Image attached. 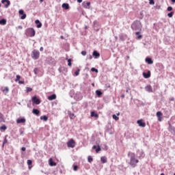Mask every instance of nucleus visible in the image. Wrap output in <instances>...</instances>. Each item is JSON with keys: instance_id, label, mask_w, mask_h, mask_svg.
<instances>
[{"instance_id": "obj_1", "label": "nucleus", "mask_w": 175, "mask_h": 175, "mask_svg": "<svg viewBox=\"0 0 175 175\" xmlns=\"http://www.w3.org/2000/svg\"><path fill=\"white\" fill-rule=\"evenodd\" d=\"M128 157H130V163L129 164L132 167H136L137 163H139V160L136 159V154L134 152H129L128 153Z\"/></svg>"}, {"instance_id": "obj_2", "label": "nucleus", "mask_w": 175, "mask_h": 175, "mask_svg": "<svg viewBox=\"0 0 175 175\" xmlns=\"http://www.w3.org/2000/svg\"><path fill=\"white\" fill-rule=\"evenodd\" d=\"M143 26L142 25V22L140 21H135L131 25V29L133 31H142Z\"/></svg>"}, {"instance_id": "obj_3", "label": "nucleus", "mask_w": 175, "mask_h": 175, "mask_svg": "<svg viewBox=\"0 0 175 175\" xmlns=\"http://www.w3.org/2000/svg\"><path fill=\"white\" fill-rule=\"evenodd\" d=\"M35 33L36 32L33 28H29L25 31V35H27V36H29L30 38L35 36Z\"/></svg>"}, {"instance_id": "obj_4", "label": "nucleus", "mask_w": 175, "mask_h": 175, "mask_svg": "<svg viewBox=\"0 0 175 175\" xmlns=\"http://www.w3.org/2000/svg\"><path fill=\"white\" fill-rule=\"evenodd\" d=\"M39 57H40V53L39 52V51H36L34 49L32 51L31 58H33V59H39Z\"/></svg>"}, {"instance_id": "obj_5", "label": "nucleus", "mask_w": 175, "mask_h": 175, "mask_svg": "<svg viewBox=\"0 0 175 175\" xmlns=\"http://www.w3.org/2000/svg\"><path fill=\"white\" fill-rule=\"evenodd\" d=\"M31 100L35 105H40V99L38 98L36 96H33Z\"/></svg>"}, {"instance_id": "obj_6", "label": "nucleus", "mask_w": 175, "mask_h": 175, "mask_svg": "<svg viewBox=\"0 0 175 175\" xmlns=\"http://www.w3.org/2000/svg\"><path fill=\"white\" fill-rule=\"evenodd\" d=\"M76 143L75 142V140L70 139L68 143L67 146L68 147H70L71 148H75Z\"/></svg>"}, {"instance_id": "obj_7", "label": "nucleus", "mask_w": 175, "mask_h": 175, "mask_svg": "<svg viewBox=\"0 0 175 175\" xmlns=\"http://www.w3.org/2000/svg\"><path fill=\"white\" fill-rule=\"evenodd\" d=\"M82 5L83 6V8H85V9H90V6L91 5V2L88 1V2H83Z\"/></svg>"}, {"instance_id": "obj_8", "label": "nucleus", "mask_w": 175, "mask_h": 175, "mask_svg": "<svg viewBox=\"0 0 175 175\" xmlns=\"http://www.w3.org/2000/svg\"><path fill=\"white\" fill-rule=\"evenodd\" d=\"M1 3L5 5V8H9L10 6V1L9 0H2Z\"/></svg>"}, {"instance_id": "obj_9", "label": "nucleus", "mask_w": 175, "mask_h": 175, "mask_svg": "<svg viewBox=\"0 0 175 175\" xmlns=\"http://www.w3.org/2000/svg\"><path fill=\"white\" fill-rule=\"evenodd\" d=\"M143 76L144 79H150V77H151V72L148 71V72H143Z\"/></svg>"}, {"instance_id": "obj_10", "label": "nucleus", "mask_w": 175, "mask_h": 175, "mask_svg": "<svg viewBox=\"0 0 175 175\" xmlns=\"http://www.w3.org/2000/svg\"><path fill=\"white\" fill-rule=\"evenodd\" d=\"M137 124H138V125L139 126H142V128H144L146 126V122H143V120H137Z\"/></svg>"}, {"instance_id": "obj_11", "label": "nucleus", "mask_w": 175, "mask_h": 175, "mask_svg": "<svg viewBox=\"0 0 175 175\" xmlns=\"http://www.w3.org/2000/svg\"><path fill=\"white\" fill-rule=\"evenodd\" d=\"M145 90L147 92H152V86L148 85L145 87Z\"/></svg>"}, {"instance_id": "obj_12", "label": "nucleus", "mask_w": 175, "mask_h": 175, "mask_svg": "<svg viewBox=\"0 0 175 175\" xmlns=\"http://www.w3.org/2000/svg\"><path fill=\"white\" fill-rule=\"evenodd\" d=\"M146 62H147V64H148V65H152V64H154V61H152V59H151L150 57L146 58Z\"/></svg>"}, {"instance_id": "obj_13", "label": "nucleus", "mask_w": 175, "mask_h": 175, "mask_svg": "<svg viewBox=\"0 0 175 175\" xmlns=\"http://www.w3.org/2000/svg\"><path fill=\"white\" fill-rule=\"evenodd\" d=\"M55 99H57V95H55V94H52V95L48 96L49 100H54Z\"/></svg>"}, {"instance_id": "obj_14", "label": "nucleus", "mask_w": 175, "mask_h": 175, "mask_svg": "<svg viewBox=\"0 0 175 175\" xmlns=\"http://www.w3.org/2000/svg\"><path fill=\"white\" fill-rule=\"evenodd\" d=\"M26 120L25 118H20L16 120V123L17 124H24Z\"/></svg>"}, {"instance_id": "obj_15", "label": "nucleus", "mask_w": 175, "mask_h": 175, "mask_svg": "<svg viewBox=\"0 0 175 175\" xmlns=\"http://www.w3.org/2000/svg\"><path fill=\"white\" fill-rule=\"evenodd\" d=\"M49 165H50V166H57V163L54 162L53 159L51 158L49 159Z\"/></svg>"}, {"instance_id": "obj_16", "label": "nucleus", "mask_w": 175, "mask_h": 175, "mask_svg": "<svg viewBox=\"0 0 175 175\" xmlns=\"http://www.w3.org/2000/svg\"><path fill=\"white\" fill-rule=\"evenodd\" d=\"M68 114L70 120H75V113H72L70 111H68Z\"/></svg>"}, {"instance_id": "obj_17", "label": "nucleus", "mask_w": 175, "mask_h": 175, "mask_svg": "<svg viewBox=\"0 0 175 175\" xmlns=\"http://www.w3.org/2000/svg\"><path fill=\"white\" fill-rule=\"evenodd\" d=\"M32 113H33V114H35L36 116H39L40 111H39V109H33Z\"/></svg>"}, {"instance_id": "obj_18", "label": "nucleus", "mask_w": 175, "mask_h": 175, "mask_svg": "<svg viewBox=\"0 0 175 175\" xmlns=\"http://www.w3.org/2000/svg\"><path fill=\"white\" fill-rule=\"evenodd\" d=\"M62 8H63V9H65L66 10H68L69 9V4L64 3L62 4Z\"/></svg>"}, {"instance_id": "obj_19", "label": "nucleus", "mask_w": 175, "mask_h": 175, "mask_svg": "<svg viewBox=\"0 0 175 175\" xmlns=\"http://www.w3.org/2000/svg\"><path fill=\"white\" fill-rule=\"evenodd\" d=\"M100 161L102 163H107V159L105 157H102L100 158Z\"/></svg>"}, {"instance_id": "obj_20", "label": "nucleus", "mask_w": 175, "mask_h": 175, "mask_svg": "<svg viewBox=\"0 0 175 175\" xmlns=\"http://www.w3.org/2000/svg\"><path fill=\"white\" fill-rule=\"evenodd\" d=\"M93 55H94V57H96V58L100 57V54L99 53H98V51H94L93 52Z\"/></svg>"}, {"instance_id": "obj_21", "label": "nucleus", "mask_w": 175, "mask_h": 175, "mask_svg": "<svg viewBox=\"0 0 175 175\" xmlns=\"http://www.w3.org/2000/svg\"><path fill=\"white\" fill-rule=\"evenodd\" d=\"M7 137H8V135H5L4 137L3 144H2V147H5V144H6V143H8Z\"/></svg>"}, {"instance_id": "obj_22", "label": "nucleus", "mask_w": 175, "mask_h": 175, "mask_svg": "<svg viewBox=\"0 0 175 175\" xmlns=\"http://www.w3.org/2000/svg\"><path fill=\"white\" fill-rule=\"evenodd\" d=\"M40 120H43V121H47V120H49V117H47V116H40Z\"/></svg>"}, {"instance_id": "obj_23", "label": "nucleus", "mask_w": 175, "mask_h": 175, "mask_svg": "<svg viewBox=\"0 0 175 175\" xmlns=\"http://www.w3.org/2000/svg\"><path fill=\"white\" fill-rule=\"evenodd\" d=\"M0 25H6V19L0 20Z\"/></svg>"}, {"instance_id": "obj_24", "label": "nucleus", "mask_w": 175, "mask_h": 175, "mask_svg": "<svg viewBox=\"0 0 175 175\" xmlns=\"http://www.w3.org/2000/svg\"><path fill=\"white\" fill-rule=\"evenodd\" d=\"M8 129V126L3 124V126H0V131H6Z\"/></svg>"}, {"instance_id": "obj_25", "label": "nucleus", "mask_w": 175, "mask_h": 175, "mask_svg": "<svg viewBox=\"0 0 175 175\" xmlns=\"http://www.w3.org/2000/svg\"><path fill=\"white\" fill-rule=\"evenodd\" d=\"M96 94L97 96H102V92L100 90H96Z\"/></svg>"}, {"instance_id": "obj_26", "label": "nucleus", "mask_w": 175, "mask_h": 175, "mask_svg": "<svg viewBox=\"0 0 175 175\" xmlns=\"http://www.w3.org/2000/svg\"><path fill=\"white\" fill-rule=\"evenodd\" d=\"M113 118L115 121H118L120 120V118H118L117 116H116L115 114L113 115Z\"/></svg>"}, {"instance_id": "obj_27", "label": "nucleus", "mask_w": 175, "mask_h": 175, "mask_svg": "<svg viewBox=\"0 0 175 175\" xmlns=\"http://www.w3.org/2000/svg\"><path fill=\"white\" fill-rule=\"evenodd\" d=\"M119 38L122 40V42H124V40H125V36L124 35H120Z\"/></svg>"}, {"instance_id": "obj_28", "label": "nucleus", "mask_w": 175, "mask_h": 175, "mask_svg": "<svg viewBox=\"0 0 175 175\" xmlns=\"http://www.w3.org/2000/svg\"><path fill=\"white\" fill-rule=\"evenodd\" d=\"M3 92L8 94V92H9V88L5 87V89L3 90Z\"/></svg>"}, {"instance_id": "obj_29", "label": "nucleus", "mask_w": 175, "mask_h": 175, "mask_svg": "<svg viewBox=\"0 0 175 175\" xmlns=\"http://www.w3.org/2000/svg\"><path fill=\"white\" fill-rule=\"evenodd\" d=\"M75 76H79L80 75V69H77L76 72H75Z\"/></svg>"}, {"instance_id": "obj_30", "label": "nucleus", "mask_w": 175, "mask_h": 175, "mask_svg": "<svg viewBox=\"0 0 175 175\" xmlns=\"http://www.w3.org/2000/svg\"><path fill=\"white\" fill-rule=\"evenodd\" d=\"M140 152V156L139 158H144V152L143 151L139 152Z\"/></svg>"}, {"instance_id": "obj_31", "label": "nucleus", "mask_w": 175, "mask_h": 175, "mask_svg": "<svg viewBox=\"0 0 175 175\" xmlns=\"http://www.w3.org/2000/svg\"><path fill=\"white\" fill-rule=\"evenodd\" d=\"M21 20H25L27 18V14H23L22 16H21Z\"/></svg>"}, {"instance_id": "obj_32", "label": "nucleus", "mask_w": 175, "mask_h": 175, "mask_svg": "<svg viewBox=\"0 0 175 175\" xmlns=\"http://www.w3.org/2000/svg\"><path fill=\"white\" fill-rule=\"evenodd\" d=\"M68 66H72V59H68Z\"/></svg>"}, {"instance_id": "obj_33", "label": "nucleus", "mask_w": 175, "mask_h": 175, "mask_svg": "<svg viewBox=\"0 0 175 175\" xmlns=\"http://www.w3.org/2000/svg\"><path fill=\"white\" fill-rule=\"evenodd\" d=\"M173 14H174V12H170V13L167 14V16H168L170 18H172V17H173Z\"/></svg>"}, {"instance_id": "obj_34", "label": "nucleus", "mask_w": 175, "mask_h": 175, "mask_svg": "<svg viewBox=\"0 0 175 175\" xmlns=\"http://www.w3.org/2000/svg\"><path fill=\"white\" fill-rule=\"evenodd\" d=\"M91 117H98V114L95 113V112L92 111L91 113Z\"/></svg>"}, {"instance_id": "obj_35", "label": "nucleus", "mask_w": 175, "mask_h": 175, "mask_svg": "<svg viewBox=\"0 0 175 175\" xmlns=\"http://www.w3.org/2000/svg\"><path fill=\"white\" fill-rule=\"evenodd\" d=\"M3 121V114L0 113V122H2Z\"/></svg>"}, {"instance_id": "obj_36", "label": "nucleus", "mask_w": 175, "mask_h": 175, "mask_svg": "<svg viewBox=\"0 0 175 175\" xmlns=\"http://www.w3.org/2000/svg\"><path fill=\"white\" fill-rule=\"evenodd\" d=\"M157 117H162V112L157 111Z\"/></svg>"}, {"instance_id": "obj_37", "label": "nucleus", "mask_w": 175, "mask_h": 175, "mask_svg": "<svg viewBox=\"0 0 175 175\" xmlns=\"http://www.w3.org/2000/svg\"><path fill=\"white\" fill-rule=\"evenodd\" d=\"M27 92H31L32 91V88L27 87L26 88Z\"/></svg>"}, {"instance_id": "obj_38", "label": "nucleus", "mask_w": 175, "mask_h": 175, "mask_svg": "<svg viewBox=\"0 0 175 175\" xmlns=\"http://www.w3.org/2000/svg\"><path fill=\"white\" fill-rule=\"evenodd\" d=\"M91 71L92 72H96V73H98V69H96L95 68H91Z\"/></svg>"}, {"instance_id": "obj_39", "label": "nucleus", "mask_w": 175, "mask_h": 175, "mask_svg": "<svg viewBox=\"0 0 175 175\" xmlns=\"http://www.w3.org/2000/svg\"><path fill=\"white\" fill-rule=\"evenodd\" d=\"M155 2L154 1V0H149V5H154Z\"/></svg>"}, {"instance_id": "obj_40", "label": "nucleus", "mask_w": 175, "mask_h": 175, "mask_svg": "<svg viewBox=\"0 0 175 175\" xmlns=\"http://www.w3.org/2000/svg\"><path fill=\"white\" fill-rule=\"evenodd\" d=\"M92 161H94V159H92V157H91V156L88 157V162L91 163L92 162Z\"/></svg>"}, {"instance_id": "obj_41", "label": "nucleus", "mask_w": 175, "mask_h": 175, "mask_svg": "<svg viewBox=\"0 0 175 175\" xmlns=\"http://www.w3.org/2000/svg\"><path fill=\"white\" fill-rule=\"evenodd\" d=\"M167 10L168 12H172V10H173V8L172 6H169L167 7Z\"/></svg>"}, {"instance_id": "obj_42", "label": "nucleus", "mask_w": 175, "mask_h": 175, "mask_svg": "<svg viewBox=\"0 0 175 175\" xmlns=\"http://www.w3.org/2000/svg\"><path fill=\"white\" fill-rule=\"evenodd\" d=\"M78 169H79V166L73 165V170H75V172H76Z\"/></svg>"}, {"instance_id": "obj_43", "label": "nucleus", "mask_w": 175, "mask_h": 175, "mask_svg": "<svg viewBox=\"0 0 175 175\" xmlns=\"http://www.w3.org/2000/svg\"><path fill=\"white\" fill-rule=\"evenodd\" d=\"M21 79V77L20 75H16V79H15V81H18Z\"/></svg>"}, {"instance_id": "obj_44", "label": "nucleus", "mask_w": 175, "mask_h": 175, "mask_svg": "<svg viewBox=\"0 0 175 175\" xmlns=\"http://www.w3.org/2000/svg\"><path fill=\"white\" fill-rule=\"evenodd\" d=\"M27 165H29V166H31V165H32V160H27Z\"/></svg>"}, {"instance_id": "obj_45", "label": "nucleus", "mask_w": 175, "mask_h": 175, "mask_svg": "<svg viewBox=\"0 0 175 175\" xmlns=\"http://www.w3.org/2000/svg\"><path fill=\"white\" fill-rule=\"evenodd\" d=\"M142 38H143V36L139 35V36L136 38V40H140V39H142Z\"/></svg>"}, {"instance_id": "obj_46", "label": "nucleus", "mask_w": 175, "mask_h": 175, "mask_svg": "<svg viewBox=\"0 0 175 175\" xmlns=\"http://www.w3.org/2000/svg\"><path fill=\"white\" fill-rule=\"evenodd\" d=\"M37 28H42V23H39L37 24Z\"/></svg>"}, {"instance_id": "obj_47", "label": "nucleus", "mask_w": 175, "mask_h": 175, "mask_svg": "<svg viewBox=\"0 0 175 175\" xmlns=\"http://www.w3.org/2000/svg\"><path fill=\"white\" fill-rule=\"evenodd\" d=\"M100 151V146H98V148L96 149V152H99Z\"/></svg>"}, {"instance_id": "obj_48", "label": "nucleus", "mask_w": 175, "mask_h": 175, "mask_svg": "<svg viewBox=\"0 0 175 175\" xmlns=\"http://www.w3.org/2000/svg\"><path fill=\"white\" fill-rule=\"evenodd\" d=\"M35 75H38V68H35L33 70Z\"/></svg>"}, {"instance_id": "obj_49", "label": "nucleus", "mask_w": 175, "mask_h": 175, "mask_svg": "<svg viewBox=\"0 0 175 175\" xmlns=\"http://www.w3.org/2000/svg\"><path fill=\"white\" fill-rule=\"evenodd\" d=\"M81 55H87V51H83L81 52Z\"/></svg>"}, {"instance_id": "obj_50", "label": "nucleus", "mask_w": 175, "mask_h": 175, "mask_svg": "<svg viewBox=\"0 0 175 175\" xmlns=\"http://www.w3.org/2000/svg\"><path fill=\"white\" fill-rule=\"evenodd\" d=\"M87 59H92V55H88Z\"/></svg>"}, {"instance_id": "obj_51", "label": "nucleus", "mask_w": 175, "mask_h": 175, "mask_svg": "<svg viewBox=\"0 0 175 175\" xmlns=\"http://www.w3.org/2000/svg\"><path fill=\"white\" fill-rule=\"evenodd\" d=\"M18 13H19V14H24V10H20Z\"/></svg>"}, {"instance_id": "obj_52", "label": "nucleus", "mask_w": 175, "mask_h": 175, "mask_svg": "<svg viewBox=\"0 0 175 175\" xmlns=\"http://www.w3.org/2000/svg\"><path fill=\"white\" fill-rule=\"evenodd\" d=\"M140 32H142V31H138L135 32V35H140Z\"/></svg>"}, {"instance_id": "obj_53", "label": "nucleus", "mask_w": 175, "mask_h": 175, "mask_svg": "<svg viewBox=\"0 0 175 175\" xmlns=\"http://www.w3.org/2000/svg\"><path fill=\"white\" fill-rule=\"evenodd\" d=\"M120 98L124 99V98H125V94H121Z\"/></svg>"}, {"instance_id": "obj_54", "label": "nucleus", "mask_w": 175, "mask_h": 175, "mask_svg": "<svg viewBox=\"0 0 175 175\" xmlns=\"http://www.w3.org/2000/svg\"><path fill=\"white\" fill-rule=\"evenodd\" d=\"M24 83H25L24 81H18L19 84H24Z\"/></svg>"}, {"instance_id": "obj_55", "label": "nucleus", "mask_w": 175, "mask_h": 175, "mask_svg": "<svg viewBox=\"0 0 175 175\" xmlns=\"http://www.w3.org/2000/svg\"><path fill=\"white\" fill-rule=\"evenodd\" d=\"M21 150H22V151H25V150H27V148L25 147H22Z\"/></svg>"}, {"instance_id": "obj_56", "label": "nucleus", "mask_w": 175, "mask_h": 175, "mask_svg": "<svg viewBox=\"0 0 175 175\" xmlns=\"http://www.w3.org/2000/svg\"><path fill=\"white\" fill-rule=\"evenodd\" d=\"M158 120L159 121H162V116L158 117Z\"/></svg>"}, {"instance_id": "obj_57", "label": "nucleus", "mask_w": 175, "mask_h": 175, "mask_svg": "<svg viewBox=\"0 0 175 175\" xmlns=\"http://www.w3.org/2000/svg\"><path fill=\"white\" fill-rule=\"evenodd\" d=\"M35 23H36V24H39V23H40V21L39 20H36V21H35Z\"/></svg>"}, {"instance_id": "obj_58", "label": "nucleus", "mask_w": 175, "mask_h": 175, "mask_svg": "<svg viewBox=\"0 0 175 175\" xmlns=\"http://www.w3.org/2000/svg\"><path fill=\"white\" fill-rule=\"evenodd\" d=\"M43 50H44L43 46H41V47L40 48V51H43Z\"/></svg>"}, {"instance_id": "obj_59", "label": "nucleus", "mask_w": 175, "mask_h": 175, "mask_svg": "<svg viewBox=\"0 0 175 175\" xmlns=\"http://www.w3.org/2000/svg\"><path fill=\"white\" fill-rule=\"evenodd\" d=\"M78 3H81L83 2V0H77Z\"/></svg>"}, {"instance_id": "obj_60", "label": "nucleus", "mask_w": 175, "mask_h": 175, "mask_svg": "<svg viewBox=\"0 0 175 175\" xmlns=\"http://www.w3.org/2000/svg\"><path fill=\"white\" fill-rule=\"evenodd\" d=\"M92 148H93V150H96V146H93V147H92Z\"/></svg>"}, {"instance_id": "obj_61", "label": "nucleus", "mask_w": 175, "mask_h": 175, "mask_svg": "<svg viewBox=\"0 0 175 175\" xmlns=\"http://www.w3.org/2000/svg\"><path fill=\"white\" fill-rule=\"evenodd\" d=\"M18 29H23V26L20 25L18 27Z\"/></svg>"}, {"instance_id": "obj_62", "label": "nucleus", "mask_w": 175, "mask_h": 175, "mask_svg": "<svg viewBox=\"0 0 175 175\" xmlns=\"http://www.w3.org/2000/svg\"><path fill=\"white\" fill-rule=\"evenodd\" d=\"M170 100H171V101H173V100H174V98H170Z\"/></svg>"}, {"instance_id": "obj_63", "label": "nucleus", "mask_w": 175, "mask_h": 175, "mask_svg": "<svg viewBox=\"0 0 175 175\" xmlns=\"http://www.w3.org/2000/svg\"><path fill=\"white\" fill-rule=\"evenodd\" d=\"M172 3H175V0H171Z\"/></svg>"}, {"instance_id": "obj_64", "label": "nucleus", "mask_w": 175, "mask_h": 175, "mask_svg": "<svg viewBox=\"0 0 175 175\" xmlns=\"http://www.w3.org/2000/svg\"><path fill=\"white\" fill-rule=\"evenodd\" d=\"M40 3H42V2H43V0H40Z\"/></svg>"}]
</instances>
